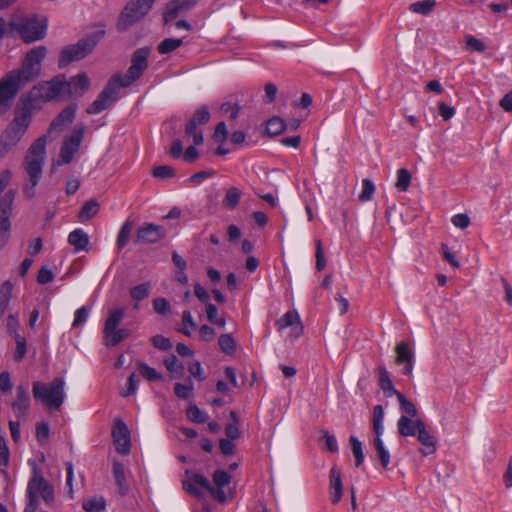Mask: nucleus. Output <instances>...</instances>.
Masks as SVG:
<instances>
[{"mask_svg": "<svg viewBox=\"0 0 512 512\" xmlns=\"http://www.w3.org/2000/svg\"><path fill=\"white\" fill-rule=\"evenodd\" d=\"M411 183V174L410 172L405 169L401 168L397 171V181L395 186L400 191H407Z\"/></svg>", "mask_w": 512, "mask_h": 512, "instance_id": "nucleus-44", "label": "nucleus"}, {"mask_svg": "<svg viewBox=\"0 0 512 512\" xmlns=\"http://www.w3.org/2000/svg\"><path fill=\"white\" fill-rule=\"evenodd\" d=\"M15 198V191L9 190L2 197L0 202V250L8 243L10 238L12 205Z\"/></svg>", "mask_w": 512, "mask_h": 512, "instance_id": "nucleus-13", "label": "nucleus"}, {"mask_svg": "<svg viewBox=\"0 0 512 512\" xmlns=\"http://www.w3.org/2000/svg\"><path fill=\"white\" fill-rule=\"evenodd\" d=\"M104 34V30H97L79 40L75 45L65 47L59 57V67L63 68L73 61H78L86 57L92 52Z\"/></svg>", "mask_w": 512, "mask_h": 512, "instance_id": "nucleus-5", "label": "nucleus"}, {"mask_svg": "<svg viewBox=\"0 0 512 512\" xmlns=\"http://www.w3.org/2000/svg\"><path fill=\"white\" fill-rule=\"evenodd\" d=\"M89 310L86 307H81L76 310L72 326L79 327L84 324L88 318Z\"/></svg>", "mask_w": 512, "mask_h": 512, "instance_id": "nucleus-59", "label": "nucleus"}, {"mask_svg": "<svg viewBox=\"0 0 512 512\" xmlns=\"http://www.w3.org/2000/svg\"><path fill=\"white\" fill-rule=\"evenodd\" d=\"M84 133L85 126L78 124L74 127L71 135L65 137L60 148L59 159L57 161L58 165L69 164L73 160L75 153L79 150Z\"/></svg>", "mask_w": 512, "mask_h": 512, "instance_id": "nucleus-12", "label": "nucleus"}, {"mask_svg": "<svg viewBox=\"0 0 512 512\" xmlns=\"http://www.w3.org/2000/svg\"><path fill=\"white\" fill-rule=\"evenodd\" d=\"M150 55V49L148 47H143L137 49L132 56L131 65L128 68L126 74L124 76L117 75L119 77V81L123 87H128L134 81L139 79L143 72L146 70L148 66V57Z\"/></svg>", "mask_w": 512, "mask_h": 512, "instance_id": "nucleus-8", "label": "nucleus"}, {"mask_svg": "<svg viewBox=\"0 0 512 512\" xmlns=\"http://www.w3.org/2000/svg\"><path fill=\"white\" fill-rule=\"evenodd\" d=\"M112 437L115 448L120 454H128L131 448L130 432L127 425L121 419H116L113 429Z\"/></svg>", "mask_w": 512, "mask_h": 512, "instance_id": "nucleus-15", "label": "nucleus"}, {"mask_svg": "<svg viewBox=\"0 0 512 512\" xmlns=\"http://www.w3.org/2000/svg\"><path fill=\"white\" fill-rule=\"evenodd\" d=\"M138 370L141 376L148 381H157L162 379V375L158 373L156 369L148 366L145 363H139Z\"/></svg>", "mask_w": 512, "mask_h": 512, "instance_id": "nucleus-46", "label": "nucleus"}, {"mask_svg": "<svg viewBox=\"0 0 512 512\" xmlns=\"http://www.w3.org/2000/svg\"><path fill=\"white\" fill-rule=\"evenodd\" d=\"M11 407L16 417L20 420L27 415L30 407V397L27 388L19 385L16 388V398L11 403Z\"/></svg>", "mask_w": 512, "mask_h": 512, "instance_id": "nucleus-19", "label": "nucleus"}, {"mask_svg": "<svg viewBox=\"0 0 512 512\" xmlns=\"http://www.w3.org/2000/svg\"><path fill=\"white\" fill-rule=\"evenodd\" d=\"M151 341L153 346L159 350L168 351L172 348L171 341L162 335L153 336Z\"/></svg>", "mask_w": 512, "mask_h": 512, "instance_id": "nucleus-52", "label": "nucleus"}, {"mask_svg": "<svg viewBox=\"0 0 512 512\" xmlns=\"http://www.w3.org/2000/svg\"><path fill=\"white\" fill-rule=\"evenodd\" d=\"M132 229H133V222L130 219H127L121 226L120 231L117 236L116 246H117L118 250H122L126 246V244L128 243V240L130 238Z\"/></svg>", "mask_w": 512, "mask_h": 512, "instance_id": "nucleus-32", "label": "nucleus"}, {"mask_svg": "<svg viewBox=\"0 0 512 512\" xmlns=\"http://www.w3.org/2000/svg\"><path fill=\"white\" fill-rule=\"evenodd\" d=\"M466 44L469 48L477 52H484L486 49L485 44L472 35L466 37Z\"/></svg>", "mask_w": 512, "mask_h": 512, "instance_id": "nucleus-61", "label": "nucleus"}, {"mask_svg": "<svg viewBox=\"0 0 512 512\" xmlns=\"http://www.w3.org/2000/svg\"><path fill=\"white\" fill-rule=\"evenodd\" d=\"M228 134L229 132L226 124L224 122H220L217 124L215 128L213 138L215 139V141L219 142L220 144H223L226 141Z\"/></svg>", "mask_w": 512, "mask_h": 512, "instance_id": "nucleus-57", "label": "nucleus"}, {"mask_svg": "<svg viewBox=\"0 0 512 512\" xmlns=\"http://www.w3.org/2000/svg\"><path fill=\"white\" fill-rule=\"evenodd\" d=\"M77 105L72 104L63 109L50 124V130H62L65 126L71 124L75 118Z\"/></svg>", "mask_w": 512, "mask_h": 512, "instance_id": "nucleus-22", "label": "nucleus"}, {"mask_svg": "<svg viewBox=\"0 0 512 512\" xmlns=\"http://www.w3.org/2000/svg\"><path fill=\"white\" fill-rule=\"evenodd\" d=\"M213 482L216 487H223L231 482V476L224 470H217L213 474Z\"/></svg>", "mask_w": 512, "mask_h": 512, "instance_id": "nucleus-54", "label": "nucleus"}, {"mask_svg": "<svg viewBox=\"0 0 512 512\" xmlns=\"http://www.w3.org/2000/svg\"><path fill=\"white\" fill-rule=\"evenodd\" d=\"M419 424H424L420 419H413L408 416H401L397 422L398 432L401 436H416L420 429Z\"/></svg>", "mask_w": 512, "mask_h": 512, "instance_id": "nucleus-24", "label": "nucleus"}, {"mask_svg": "<svg viewBox=\"0 0 512 512\" xmlns=\"http://www.w3.org/2000/svg\"><path fill=\"white\" fill-rule=\"evenodd\" d=\"M105 507L106 501L103 497H92L83 502V509L87 512H102Z\"/></svg>", "mask_w": 512, "mask_h": 512, "instance_id": "nucleus-39", "label": "nucleus"}, {"mask_svg": "<svg viewBox=\"0 0 512 512\" xmlns=\"http://www.w3.org/2000/svg\"><path fill=\"white\" fill-rule=\"evenodd\" d=\"M13 285L10 281H5L0 286V319L3 317L9 302L12 298Z\"/></svg>", "mask_w": 512, "mask_h": 512, "instance_id": "nucleus-29", "label": "nucleus"}, {"mask_svg": "<svg viewBox=\"0 0 512 512\" xmlns=\"http://www.w3.org/2000/svg\"><path fill=\"white\" fill-rule=\"evenodd\" d=\"M113 474L119 488V493L122 496L126 495V493L128 492V485L126 483L124 466L119 462H114Z\"/></svg>", "mask_w": 512, "mask_h": 512, "instance_id": "nucleus-31", "label": "nucleus"}, {"mask_svg": "<svg viewBox=\"0 0 512 512\" xmlns=\"http://www.w3.org/2000/svg\"><path fill=\"white\" fill-rule=\"evenodd\" d=\"M36 437L39 443H44L49 437V426L46 423H39L36 427Z\"/></svg>", "mask_w": 512, "mask_h": 512, "instance_id": "nucleus-63", "label": "nucleus"}, {"mask_svg": "<svg viewBox=\"0 0 512 512\" xmlns=\"http://www.w3.org/2000/svg\"><path fill=\"white\" fill-rule=\"evenodd\" d=\"M124 314H125V309L124 308H115L113 309L105 323H104V328H103V334L104 333H109V332H112L115 328H118L119 324L122 322L123 318H124Z\"/></svg>", "mask_w": 512, "mask_h": 512, "instance_id": "nucleus-28", "label": "nucleus"}, {"mask_svg": "<svg viewBox=\"0 0 512 512\" xmlns=\"http://www.w3.org/2000/svg\"><path fill=\"white\" fill-rule=\"evenodd\" d=\"M10 32H16L25 43L43 39L46 34V22H39L35 16L14 15L9 22Z\"/></svg>", "mask_w": 512, "mask_h": 512, "instance_id": "nucleus-4", "label": "nucleus"}, {"mask_svg": "<svg viewBox=\"0 0 512 512\" xmlns=\"http://www.w3.org/2000/svg\"><path fill=\"white\" fill-rule=\"evenodd\" d=\"M90 87V79L85 73H80L71 77L68 81L65 79V93L73 96L83 95Z\"/></svg>", "mask_w": 512, "mask_h": 512, "instance_id": "nucleus-20", "label": "nucleus"}, {"mask_svg": "<svg viewBox=\"0 0 512 512\" xmlns=\"http://www.w3.org/2000/svg\"><path fill=\"white\" fill-rule=\"evenodd\" d=\"M151 285L148 282L139 284L130 290L131 297L136 301H141L147 298L150 294Z\"/></svg>", "mask_w": 512, "mask_h": 512, "instance_id": "nucleus-43", "label": "nucleus"}, {"mask_svg": "<svg viewBox=\"0 0 512 512\" xmlns=\"http://www.w3.org/2000/svg\"><path fill=\"white\" fill-rule=\"evenodd\" d=\"M441 250L444 259L447 262H449L454 268H458L460 266V263L457 260L455 254L449 251L448 246L446 244H441Z\"/></svg>", "mask_w": 512, "mask_h": 512, "instance_id": "nucleus-62", "label": "nucleus"}, {"mask_svg": "<svg viewBox=\"0 0 512 512\" xmlns=\"http://www.w3.org/2000/svg\"><path fill=\"white\" fill-rule=\"evenodd\" d=\"M373 446L376 450L377 458L380 461L381 466L387 469L390 464V453L386 449L383 440L374 439Z\"/></svg>", "mask_w": 512, "mask_h": 512, "instance_id": "nucleus-35", "label": "nucleus"}, {"mask_svg": "<svg viewBox=\"0 0 512 512\" xmlns=\"http://www.w3.org/2000/svg\"><path fill=\"white\" fill-rule=\"evenodd\" d=\"M396 363L404 364L405 362H413L414 353L410 349L408 343L401 342L396 346Z\"/></svg>", "mask_w": 512, "mask_h": 512, "instance_id": "nucleus-34", "label": "nucleus"}, {"mask_svg": "<svg viewBox=\"0 0 512 512\" xmlns=\"http://www.w3.org/2000/svg\"><path fill=\"white\" fill-rule=\"evenodd\" d=\"M276 325L279 330L287 327L292 328V335L294 338H298L303 333V325L300 321V317L296 311L286 312L277 322Z\"/></svg>", "mask_w": 512, "mask_h": 512, "instance_id": "nucleus-21", "label": "nucleus"}, {"mask_svg": "<svg viewBox=\"0 0 512 512\" xmlns=\"http://www.w3.org/2000/svg\"><path fill=\"white\" fill-rule=\"evenodd\" d=\"M182 324H183V328L180 329L179 331L186 336H190L191 330H195L197 328V325H196L195 321L193 320L191 312L189 310L183 311Z\"/></svg>", "mask_w": 512, "mask_h": 512, "instance_id": "nucleus-47", "label": "nucleus"}, {"mask_svg": "<svg viewBox=\"0 0 512 512\" xmlns=\"http://www.w3.org/2000/svg\"><path fill=\"white\" fill-rule=\"evenodd\" d=\"M65 381L56 377L47 385L36 381L33 383V397L41 401L49 409L59 410L65 400Z\"/></svg>", "mask_w": 512, "mask_h": 512, "instance_id": "nucleus-3", "label": "nucleus"}, {"mask_svg": "<svg viewBox=\"0 0 512 512\" xmlns=\"http://www.w3.org/2000/svg\"><path fill=\"white\" fill-rule=\"evenodd\" d=\"M435 6V0H422L412 3L409 9L417 14L428 15L433 11Z\"/></svg>", "mask_w": 512, "mask_h": 512, "instance_id": "nucleus-37", "label": "nucleus"}, {"mask_svg": "<svg viewBox=\"0 0 512 512\" xmlns=\"http://www.w3.org/2000/svg\"><path fill=\"white\" fill-rule=\"evenodd\" d=\"M438 109L440 116L444 120H450L455 114V109L447 105L445 102H439Z\"/></svg>", "mask_w": 512, "mask_h": 512, "instance_id": "nucleus-64", "label": "nucleus"}, {"mask_svg": "<svg viewBox=\"0 0 512 512\" xmlns=\"http://www.w3.org/2000/svg\"><path fill=\"white\" fill-rule=\"evenodd\" d=\"M349 442L351 445L352 453L355 457V464L357 467H359L364 462L362 443L355 436H350Z\"/></svg>", "mask_w": 512, "mask_h": 512, "instance_id": "nucleus-42", "label": "nucleus"}, {"mask_svg": "<svg viewBox=\"0 0 512 512\" xmlns=\"http://www.w3.org/2000/svg\"><path fill=\"white\" fill-rule=\"evenodd\" d=\"M46 47L38 46L31 49L25 56L22 67L19 70L12 71L16 74L18 79L26 84L36 79L41 72V62L46 56Z\"/></svg>", "mask_w": 512, "mask_h": 512, "instance_id": "nucleus-6", "label": "nucleus"}, {"mask_svg": "<svg viewBox=\"0 0 512 512\" xmlns=\"http://www.w3.org/2000/svg\"><path fill=\"white\" fill-rule=\"evenodd\" d=\"M330 489L331 500L336 504L341 500L343 494L341 472L337 467H332L330 471Z\"/></svg>", "mask_w": 512, "mask_h": 512, "instance_id": "nucleus-25", "label": "nucleus"}, {"mask_svg": "<svg viewBox=\"0 0 512 512\" xmlns=\"http://www.w3.org/2000/svg\"><path fill=\"white\" fill-rule=\"evenodd\" d=\"M47 137L41 136L35 140L26 152L23 168L27 175L23 193L27 198H33L35 188L41 177L46 156Z\"/></svg>", "mask_w": 512, "mask_h": 512, "instance_id": "nucleus-1", "label": "nucleus"}, {"mask_svg": "<svg viewBox=\"0 0 512 512\" xmlns=\"http://www.w3.org/2000/svg\"><path fill=\"white\" fill-rule=\"evenodd\" d=\"M220 349L226 354H233L236 350V343L230 334H222L218 340Z\"/></svg>", "mask_w": 512, "mask_h": 512, "instance_id": "nucleus-45", "label": "nucleus"}, {"mask_svg": "<svg viewBox=\"0 0 512 512\" xmlns=\"http://www.w3.org/2000/svg\"><path fill=\"white\" fill-rule=\"evenodd\" d=\"M152 175L155 178L165 180L172 178L175 175V170L168 165L156 166L152 169Z\"/></svg>", "mask_w": 512, "mask_h": 512, "instance_id": "nucleus-49", "label": "nucleus"}, {"mask_svg": "<svg viewBox=\"0 0 512 512\" xmlns=\"http://www.w3.org/2000/svg\"><path fill=\"white\" fill-rule=\"evenodd\" d=\"M154 311L160 315H166L170 311V304L165 298H156L153 300Z\"/></svg>", "mask_w": 512, "mask_h": 512, "instance_id": "nucleus-56", "label": "nucleus"}, {"mask_svg": "<svg viewBox=\"0 0 512 512\" xmlns=\"http://www.w3.org/2000/svg\"><path fill=\"white\" fill-rule=\"evenodd\" d=\"M210 120V113L206 106L199 107L193 114L192 118L187 122L185 127V135L193 138L195 146L201 145L204 142V137L201 130L197 127L205 125Z\"/></svg>", "mask_w": 512, "mask_h": 512, "instance_id": "nucleus-14", "label": "nucleus"}, {"mask_svg": "<svg viewBox=\"0 0 512 512\" xmlns=\"http://www.w3.org/2000/svg\"><path fill=\"white\" fill-rule=\"evenodd\" d=\"M30 121L31 113L27 108L16 109L13 120L2 132V135L17 145L26 133Z\"/></svg>", "mask_w": 512, "mask_h": 512, "instance_id": "nucleus-9", "label": "nucleus"}, {"mask_svg": "<svg viewBox=\"0 0 512 512\" xmlns=\"http://www.w3.org/2000/svg\"><path fill=\"white\" fill-rule=\"evenodd\" d=\"M454 226L460 229H465L470 225V218L467 214H456L451 219Z\"/></svg>", "mask_w": 512, "mask_h": 512, "instance_id": "nucleus-60", "label": "nucleus"}, {"mask_svg": "<svg viewBox=\"0 0 512 512\" xmlns=\"http://www.w3.org/2000/svg\"><path fill=\"white\" fill-rule=\"evenodd\" d=\"M193 388V382L188 380L187 384L177 383L174 387V393L179 398L188 399L192 394Z\"/></svg>", "mask_w": 512, "mask_h": 512, "instance_id": "nucleus-50", "label": "nucleus"}, {"mask_svg": "<svg viewBox=\"0 0 512 512\" xmlns=\"http://www.w3.org/2000/svg\"><path fill=\"white\" fill-rule=\"evenodd\" d=\"M131 334L128 328H115L112 332L103 334V343L107 347H113L127 339Z\"/></svg>", "mask_w": 512, "mask_h": 512, "instance_id": "nucleus-27", "label": "nucleus"}, {"mask_svg": "<svg viewBox=\"0 0 512 512\" xmlns=\"http://www.w3.org/2000/svg\"><path fill=\"white\" fill-rule=\"evenodd\" d=\"M100 210V204L96 199H90L81 208L78 217L83 221L92 219Z\"/></svg>", "mask_w": 512, "mask_h": 512, "instance_id": "nucleus-30", "label": "nucleus"}, {"mask_svg": "<svg viewBox=\"0 0 512 512\" xmlns=\"http://www.w3.org/2000/svg\"><path fill=\"white\" fill-rule=\"evenodd\" d=\"M375 192V186L373 182L369 179H364L362 181V191L359 194V200L361 202H367L372 199L373 194Z\"/></svg>", "mask_w": 512, "mask_h": 512, "instance_id": "nucleus-48", "label": "nucleus"}, {"mask_svg": "<svg viewBox=\"0 0 512 512\" xmlns=\"http://www.w3.org/2000/svg\"><path fill=\"white\" fill-rule=\"evenodd\" d=\"M419 426L420 429L416 433V436L418 441L425 447V449L420 450L421 454L427 456L435 453L437 443L436 438L429 433L425 424H419Z\"/></svg>", "mask_w": 512, "mask_h": 512, "instance_id": "nucleus-23", "label": "nucleus"}, {"mask_svg": "<svg viewBox=\"0 0 512 512\" xmlns=\"http://www.w3.org/2000/svg\"><path fill=\"white\" fill-rule=\"evenodd\" d=\"M241 193L238 188L230 187L225 194L223 199V206L229 210H233L237 207L240 202Z\"/></svg>", "mask_w": 512, "mask_h": 512, "instance_id": "nucleus-36", "label": "nucleus"}, {"mask_svg": "<svg viewBox=\"0 0 512 512\" xmlns=\"http://www.w3.org/2000/svg\"><path fill=\"white\" fill-rule=\"evenodd\" d=\"M221 111L229 114V119L235 120L238 117L241 106L238 103L225 102L220 107Z\"/></svg>", "mask_w": 512, "mask_h": 512, "instance_id": "nucleus-53", "label": "nucleus"}, {"mask_svg": "<svg viewBox=\"0 0 512 512\" xmlns=\"http://www.w3.org/2000/svg\"><path fill=\"white\" fill-rule=\"evenodd\" d=\"M28 502L24 512H35L38 508V499L41 497L45 503H52L54 500V490L49 482L43 477L39 468L35 464L32 470V477L27 485Z\"/></svg>", "mask_w": 512, "mask_h": 512, "instance_id": "nucleus-2", "label": "nucleus"}, {"mask_svg": "<svg viewBox=\"0 0 512 512\" xmlns=\"http://www.w3.org/2000/svg\"><path fill=\"white\" fill-rule=\"evenodd\" d=\"M119 80L120 79L118 76H113L110 78L102 92L98 95L97 99L94 100L89 107H87V114H98L108 108L114 102L118 90L123 87Z\"/></svg>", "mask_w": 512, "mask_h": 512, "instance_id": "nucleus-11", "label": "nucleus"}, {"mask_svg": "<svg viewBox=\"0 0 512 512\" xmlns=\"http://www.w3.org/2000/svg\"><path fill=\"white\" fill-rule=\"evenodd\" d=\"M68 242L74 247L76 252L87 250L89 245V236L82 229L78 228L69 234Z\"/></svg>", "mask_w": 512, "mask_h": 512, "instance_id": "nucleus-26", "label": "nucleus"}, {"mask_svg": "<svg viewBox=\"0 0 512 512\" xmlns=\"http://www.w3.org/2000/svg\"><path fill=\"white\" fill-rule=\"evenodd\" d=\"M155 0H130L124 7L117 22L120 32L126 31L144 18L150 11Z\"/></svg>", "mask_w": 512, "mask_h": 512, "instance_id": "nucleus-7", "label": "nucleus"}, {"mask_svg": "<svg viewBox=\"0 0 512 512\" xmlns=\"http://www.w3.org/2000/svg\"><path fill=\"white\" fill-rule=\"evenodd\" d=\"M287 125L280 117H273L269 119L266 123V133L270 136H276L281 134Z\"/></svg>", "mask_w": 512, "mask_h": 512, "instance_id": "nucleus-38", "label": "nucleus"}, {"mask_svg": "<svg viewBox=\"0 0 512 512\" xmlns=\"http://www.w3.org/2000/svg\"><path fill=\"white\" fill-rule=\"evenodd\" d=\"M16 147V144L10 140H7L2 134L0 136V159L6 157L13 148Z\"/></svg>", "mask_w": 512, "mask_h": 512, "instance_id": "nucleus-58", "label": "nucleus"}, {"mask_svg": "<svg viewBox=\"0 0 512 512\" xmlns=\"http://www.w3.org/2000/svg\"><path fill=\"white\" fill-rule=\"evenodd\" d=\"M23 85L18 76L11 72L0 80V116L11 108L13 100Z\"/></svg>", "mask_w": 512, "mask_h": 512, "instance_id": "nucleus-10", "label": "nucleus"}, {"mask_svg": "<svg viewBox=\"0 0 512 512\" xmlns=\"http://www.w3.org/2000/svg\"><path fill=\"white\" fill-rule=\"evenodd\" d=\"M164 365L173 377L181 378L183 376L184 366L175 355L167 357L164 360Z\"/></svg>", "mask_w": 512, "mask_h": 512, "instance_id": "nucleus-33", "label": "nucleus"}, {"mask_svg": "<svg viewBox=\"0 0 512 512\" xmlns=\"http://www.w3.org/2000/svg\"><path fill=\"white\" fill-rule=\"evenodd\" d=\"M187 417L196 423H204L207 420L206 413L200 410L197 406H190L187 409Z\"/></svg>", "mask_w": 512, "mask_h": 512, "instance_id": "nucleus-51", "label": "nucleus"}, {"mask_svg": "<svg viewBox=\"0 0 512 512\" xmlns=\"http://www.w3.org/2000/svg\"><path fill=\"white\" fill-rule=\"evenodd\" d=\"M165 229L162 226L145 223L138 228L135 238L136 244H154L165 237Z\"/></svg>", "mask_w": 512, "mask_h": 512, "instance_id": "nucleus-16", "label": "nucleus"}, {"mask_svg": "<svg viewBox=\"0 0 512 512\" xmlns=\"http://www.w3.org/2000/svg\"><path fill=\"white\" fill-rule=\"evenodd\" d=\"M26 354V340L24 337L20 335H16V350H15V360L17 362L21 361Z\"/></svg>", "mask_w": 512, "mask_h": 512, "instance_id": "nucleus-55", "label": "nucleus"}, {"mask_svg": "<svg viewBox=\"0 0 512 512\" xmlns=\"http://www.w3.org/2000/svg\"><path fill=\"white\" fill-rule=\"evenodd\" d=\"M183 44L182 39L166 38L158 44V51L160 54L170 53Z\"/></svg>", "mask_w": 512, "mask_h": 512, "instance_id": "nucleus-41", "label": "nucleus"}, {"mask_svg": "<svg viewBox=\"0 0 512 512\" xmlns=\"http://www.w3.org/2000/svg\"><path fill=\"white\" fill-rule=\"evenodd\" d=\"M196 3L197 0H172L168 2L163 13L164 22L173 21L181 12L191 9Z\"/></svg>", "mask_w": 512, "mask_h": 512, "instance_id": "nucleus-18", "label": "nucleus"}, {"mask_svg": "<svg viewBox=\"0 0 512 512\" xmlns=\"http://www.w3.org/2000/svg\"><path fill=\"white\" fill-rule=\"evenodd\" d=\"M397 399L402 411L405 413L404 416H408L410 418L417 417L418 410L411 401H409L402 393H397Z\"/></svg>", "mask_w": 512, "mask_h": 512, "instance_id": "nucleus-40", "label": "nucleus"}, {"mask_svg": "<svg viewBox=\"0 0 512 512\" xmlns=\"http://www.w3.org/2000/svg\"><path fill=\"white\" fill-rule=\"evenodd\" d=\"M36 90L38 96L43 100H52L61 93H65V76L59 75L51 81L44 82L40 84Z\"/></svg>", "mask_w": 512, "mask_h": 512, "instance_id": "nucleus-17", "label": "nucleus"}]
</instances>
